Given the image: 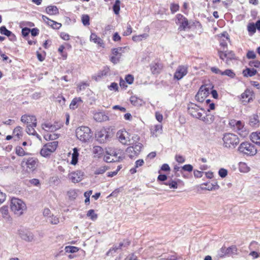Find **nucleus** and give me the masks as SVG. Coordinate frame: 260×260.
<instances>
[{
	"label": "nucleus",
	"instance_id": "28",
	"mask_svg": "<svg viewBox=\"0 0 260 260\" xmlns=\"http://www.w3.org/2000/svg\"><path fill=\"white\" fill-rule=\"evenodd\" d=\"M36 127V126H34L33 124L27 126L26 129V133L29 135L36 136L39 140H41V137L35 129Z\"/></svg>",
	"mask_w": 260,
	"mask_h": 260
},
{
	"label": "nucleus",
	"instance_id": "3",
	"mask_svg": "<svg viewBox=\"0 0 260 260\" xmlns=\"http://www.w3.org/2000/svg\"><path fill=\"white\" fill-rule=\"evenodd\" d=\"M223 146L228 148H234L239 143L238 136L232 133H226L222 138Z\"/></svg>",
	"mask_w": 260,
	"mask_h": 260
},
{
	"label": "nucleus",
	"instance_id": "46",
	"mask_svg": "<svg viewBox=\"0 0 260 260\" xmlns=\"http://www.w3.org/2000/svg\"><path fill=\"white\" fill-rule=\"evenodd\" d=\"M64 250L66 252L75 253L77 252L79 249L78 247L75 246H66Z\"/></svg>",
	"mask_w": 260,
	"mask_h": 260
},
{
	"label": "nucleus",
	"instance_id": "14",
	"mask_svg": "<svg viewBox=\"0 0 260 260\" xmlns=\"http://www.w3.org/2000/svg\"><path fill=\"white\" fill-rule=\"evenodd\" d=\"M84 176V172L80 170H77L70 173L68 175V177L72 182L78 183L82 180Z\"/></svg>",
	"mask_w": 260,
	"mask_h": 260
},
{
	"label": "nucleus",
	"instance_id": "23",
	"mask_svg": "<svg viewBox=\"0 0 260 260\" xmlns=\"http://www.w3.org/2000/svg\"><path fill=\"white\" fill-rule=\"evenodd\" d=\"M93 118L97 122H103L109 119V117L103 112H97L94 113Z\"/></svg>",
	"mask_w": 260,
	"mask_h": 260
},
{
	"label": "nucleus",
	"instance_id": "32",
	"mask_svg": "<svg viewBox=\"0 0 260 260\" xmlns=\"http://www.w3.org/2000/svg\"><path fill=\"white\" fill-rule=\"evenodd\" d=\"M90 40L94 43L98 44L100 46H102L103 44V40L100 37H98L95 34L92 33L91 34Z\"/></svg>",
	"mask_w": 260,
	"mask_h": 260
},
{
	"label": "nucleus",
	"instance_id": "6",
	"mask_svg": "<svg viewBox=\"0 0 260 260\" xmlns=\"http://www.w3.org/2000/svg\"><path fill=\"white\" fill-rule=\"evenodd\" d=\"M238 150L241 153L250 156H253L257 153V149L255 146L247 142L242 143Z\"/></svg>",
	"mask_w": 260,
	"mask_h": 260
},
{
	"label": "nucleus",
	"instance_id": "61",
	"mask_svg": "<svg viewBox=\"0 0 260 260\" xmlns=\"http://www.w3.org/2000/svg\"><path fill=\"white\" fill-rule=\"evenodd\" d=\"M87 215V216L90 217L92 220H94L97 217L96 215L94 213V210L92 209L88 211Z\"/></svg>",
	"mask_w": 260,
	"mask_h": 260
},
{
	"label": "nucleus",
	"instance_id": "2",
	"mask_svg": "<svg viewBox=\"0 0 260 260\" xmlns=\"http://www.w3.org/2000/svg\"><path fill=\"white\" fill-rule=\"evenodd\" d=\"M10 208L15 215L20 216L26 210V206L22 200L18 198H13L11 201Z\"/></svg>",
	"mask_w": 260,
	"mask_h": 260
},
{
	"label": "nucleus",
	"instance_id": "51",
	"mask_svg": "<svg viewBox=\"0 0 260 260\" xmlns=\"http://www.w3.org/2000/svg\"><path fill=\"white\" fill-rule=\"evenodd\" d=\"M222 75H226L233 78L235 76V74L232 70L228 69L222 72Z\"/></svg>",
	"mask_w": 260,
	"mask_h": 260
},
{
	"label": "nucleus",
	"instance_id": "64",
	"mask_svg": "<svg viewBox=\"0 0 260 260\" xmlns=\"http://www.w3.org/2000/svg\"><path fill=\"white\" fill-rule=\"evenodd\" d=\"M247 57L248 59H254L256 57V54L253 51H248L247 53Z\"/></svg>",
	"mask_w": 260,
	"mask_h": 260
},
{
	"label": "nucleus",
	"instance_id": "55",
	"mask_svg": "<svg viewBox=\"0 0 260 260\" xmlns=\"http://www.w3.org/2000/svg\"><path fill=\"white\" fill-rule=\"evenodd\" d=\"M104 159L107 162L117 161V159L112 158L111 156L107 153L106 155L104 156Z\"/></svg>",
	"mask_w": 260,
	"mask_h": 260
},
{
	"label": "nucleus",
	"instance_id": "52",
	"mask_svg": "<svg viewBox=\"0 0 260 260\" xmlns=\"http://www.w3.org/2000/svg\"><path fill=\"white\" fill-rule=\"evenodd\" d=\"M0 32L7 37L11 34V31L8 30L5 26H2L0 27Z\"/></svg>",
	"mask_w": 260,
	"mask_h": 260
},
{
	"label": "nucleus",
	"instance_id": "49",
	"mask_svg": "<svg viewBox=\"0 0 260 260\" xmlns=\"http://www.w3.org/2000/svg\"><path fill=\"white\" fill-rule=\"evenodd\" d=\"M42 18L44 22L52 27L55 21L49 19L47 16L44 15H42Z\"/></svg>",
	"mask_w": 260,
	"mask_h": 260
},
{
	"label": "nucleus",
	"instance_id": "54",
	"mask_svg": "<svg viewBox=\"0 0 260 260\" xmlns=\"http://www.w3.org/2000/svg\"><path fill=\"white\" fill-rule=\"evenodd\" d=\"M249 65L251 67H254L260 70V61L254 60L249 61Z\"/></svg>",
	"mask_w": 260,
	"mask_h": 260
},
{
	"label": "nucleus",
	"instance_id": "33",
	"mask_svg": "<svg viewBox=\"0 0 260 260\" xmlns=\"http://www.w3.org/2000/svg\"><path fill=\"white\" fill-rule=\"evenodd\" d=\"M144 164V161L143 160V159H139V160H137L136 162H135V167L133 168H132L131 170H130V172L132 174H134L135 173H136L137 172V170L136 169L140 167H141Z\"/></svg>",
	"mask_w": 260,
	"mask_h": 260
},
{
	"label": "nucleus",
	"instance_id": "43",
	"mask_svg": "<svg viewBox=\"0 0 260 260\" xmlns=\"http://www.w3.org/2000/svg\"><path fill=\"white\" fill-rule=\"evenodd\" d=\"M16 153L20 156H23L27 154L24 149L20 146H17L15 148Z\"/></svg>",
	"mask_w": 260,
	"mask_h": 260
},
{
	"label": "nucleus",
	"instance_id": "19",
	"mask_svg": "<svg viewBox=\"0 0 260 260\" xmlns=\"http://www.w3.org/2000/svg\"><path fill=\"white\" fill-rule=\"evenodd\" d=\"M219 56L221 59L225 60L226 63H229V60L235 58V54L233 51H219Z\"/></svg>",
	"mask_w": 260,
	"mask_h": 260
},
{
	"label": "nucleus",
	"instance_id": "30",
	"mask_svg": "<svg viewBox=\"0 0 260 260\" xmlns=\"http://www.w3.org/2000/svg\"><path fill=\"white\" fill-rule=\"evenodd\" d=\"M46 13L49 15H56L58 14V10L56 6H50L46 9Z\"/></svg>",
	"mask_w": 260,
	"mask_h": 260
},
{
	"label": "nucleus",
	"instance_id": "22",
	"mask_svg": "<svg viewBox=\"0 0 260 260\" xmlns=\"http://www.w3.org/2000/svg\"><path fill=\"white\" fill-rule=\"evenodd\" d=\"M151 134L152 136L157 137L162 133V126L160 124L152 126L150 128Z\"/></svg>",
	"mask_w": 260,
	"mask_h": 260
},
{
	"label": "nucleus",
	"instance_id": "11",
	"mask_svg": "<svg viewBox=\"0 0 260 260\" xmlns=\"http://www.w3.org/2000/svg\"><path fill=\"white\" fill-rule=\"evenodd\" d=\"M230 124L235 126L236 131L241 137H245L248 135V131L244 127L243 124L240 121H231Z\"/></svg>",
	"mask_w": 260,
	"mask_h": 260
},
{
	"label": "nucleus",
	"instance_id": "10",
	"mask_svg": "<svg viewBox=\"0 0 260 260\" xmlns=\"http://www.w3.org/2000/svg\"><path fill=\"white\" fill-rule=\"evenodd\" d=\"M210 93L209 87L202 85L196 95V99L199 102H203Z\"/></svg>",
	"mask_w": 260,
	"mask_h": 260
},
{
	"label": "nucleus",
	"instance_id": "13",
	"mask_svg": "<svg viewBox=\"0 0 260 260\" xmlns=\"http://www.w3.org/2000/svg\"><path fill=\"white\" fill-rule=\"evenodd\" d=\"M176 23L179 25V30H185L189 27L188 20L182 14H178L176 15Z\"/></svg>",
	"mask_w": 260,
	"mask_h": 260
},
{
	"label": "nucleus",
	"instance_id": "15",
	"mask_svg": "<svg viewBox=\"0 0 260 260\" xmlns=\"http://www.w3.org/2000/svg\"><path fill=\"white\" fill-rule=\"evenodd\" d=\"M21 121L26 123L27 126L33 124L37 126V119L35 116L29 115H23L21 117Z\"/></svg>",
	"mask_w": 260,
	"mask_h": 260
},
{
	"label": "nucleus",
	"instance_id": "63",
	"mask_svg": "<svg viewBox=\"0 0 260 260\" xmlns=\"http://www.w3.org/2000/svg\"><path fill=\"white\" fill-rule=\"evenodd\" d=\"M175 160L178 163H183L185 162V159L183 156L181 155H176L175 156Z\"/></svg>",
	"mask_w": 260,
	"mask_h": 260
},
{
	"label": "nucleus",
	"instance_id": "5",
	"mask_svg": "<svg viewBox=\"0 0 260 260\" xmlns=\"http://www.w3.org/2000/svg\"><path fill=\"white\" fill-rule=\"evenodd\" d=\"M57 146V141L48 142L43 146L40 151V154L43 157H49L51 154L56 150Z\"/></svg>",
	"mask_w": 260,
	"mask_h": 260
},
{
	"label": "nucleus",
	"instance_id": "36",
	"mask_svg": "<svg viewBox=\"0 0 260 260\" xmlns=\"http://www.w3.org/2000/svg\"><path fill=\"white\" fill-rule=\"evenodd\" d=\"M130 101L131 103L135 106H139L142 105L143 101L142 100L138 98L136 96H132L130 98Z\"/></svg>",
	"mask_w": 260,
	"mask_h": 260
},
{
	"label": "nucleus",
	"instance_id": "9",
	"mask_svg": "<svg viewBox=\"0 0 260 260\" xmlns=\"http://www.w3.org/2000/svg\"><path fill=\"white\" fill-rule=\"evenodd\" d=\"M62 125L57 122H55L53 123H51L49 122H45L41 124L42 128L49 132H54L61 128Z\"/></svg>",
	"mask_w": 260,
	"mask_h": 260
},
{
	"label": "nucleus",
	"instance_id": "47",
	"mask_svg": "<svg viewBox=\"0 0 260 260\" xmlns=\"http://www.w3.org/2000/svg\"><path fill=\"white\" fill-rule=\"evenodd\" d=\"M247 30L250 35H253L256 31V26L253 23H249L247 26Z\"/></svg>",
	"mask_w": 260,
	"mask_h": 260
},
{
	"label": "nucleus",
	"instance_id": "45",
	"mask_svg": "<svg viewBox=\"0 0 260 260\" xmlns=\"http://www.w3.org/2000/svg\"><path fill=\"white\" fill-rule=\"evenodd\" d=\"M81 21L84 25H89V16L87 14H83L81 17Z\"/></svg>",
	"mask_w": 260,
	"mask_h": 260
},
{
	"label": "nucleus",
	"instance_id": "7",
	"mask_svg": "<svg viewBox=\"0 0 260 260\" xmlns=\"http://www.w3.org/2000/svg\"><path fill=\"white\" fill-rule=\"evenodd\" d=\"M189 114L194 118L200 119L205 115V110L194 103H190L188 106Z\"/></svg>",
	"mask_w": 260,
	"mask_h": 260
},
{
	"label": "nucleus",
	"instance_id": "44",
	"mask_svg": "<svg viewBox=\"0 0 260 260\" xmlns=\"http://www.w3.org/2000/svg\"><path fill=\"white\" fill-rule=\"evenodd\" d=\"M120 1L116 0L113 5V9L115 14H118L120 11Z\"/></svg>",
	"mask_w": 260,
	"mask_h": 260
},
{
	"label": "nucleus",
	"instance_id": "57",
	"mask_svg": "<svg viewBox=\"0 0 260 260\" xmlns=\"http://www.w3.org/2000/svg\"><path fill=\"white\" fill-rule=\"evenodd\" d=\"M225 255H226L225 247H223L218 251L217 256L218 257H222Z\"/></svg>",
	"mask_w": 260,
	"mask_h": 260
},
{
	"label": "nucleus",
	"instance_id": "40",
	"mask_svg": "<svg viewBox=\"0 0 260 260\" xmlns=\"http://www.w3.org/2000/svg\"><path fill=\"white\" fill-rule=\"evenodd\" d=\"M124 48L122 47H118L114 48L112 50V53L113 55L116 56H119L120 58L122 53L123 52Z\"/></svg>",
	"mask_w": 260,
	"mask_h": 260
},
{
	"label": "nucleus",
	"instance_id": "62",
	"mask_svg": "<svg viewBox=\"0 0 260 260\" xmlns=\"http://www.w3.org/2000/svg\"><path fill=\"white\" fill-rule=\"evenodd\" d=\"M179 6L177 4H172L171 5L170 9L172 13H174L179 10Z\"/></svg>",
	"mask_w": 260,
	"mask_h": 260
},
{
	"label": "nucleus",
	"instance_id": "48",
	"mask_svg": "<svg viewBox=\"0 0 260 260\" xmlns=\"http://www.w3.org/2000/svg\"><path fill=\"white\" fill-rule=\"evenodd\" d=\"M134 150L135 149L132 146L127 147L126 150V152L127 154L131 158H133L135 156H137L138 155H135V154Z\"/></svg>",
	"mask_w": 260,
	"mask_h": 260
},
{
	"label": "nucleus",
	"instance_id": "53",
	"mask_svg": "<svg viewBox=\"0 0 260 260\" xmlns=\"http://www.w3.org/2000/svg\"><path fill=\"white\" fill-rule=\"evenodd\" d=\"M226 253L228 255H231L236 253L237 248L235 246H231L228 248L225 247Z\"/></svg>",
	"mask_w": 260,
	"mask_h": 260
},
{
	"label": "nucleus",
	"instance_id": "4",
	"mask_svg": "<svg viewBox=\"0 0 260 260\" xmlns=\"http://www.w3.org/2000/svg\"><path fill=\"white\" fill-rule=\"evenodd\" d=\"M77 138L82 142H87L91 138L92 135L90 129L85 126L78 127L76 130Z\"/></svg>",
	"mask_w": 260,
	"mask_h": 260
},
{
	"label": "nucleus",
	"instance_id": "24",
	"mask_svg": "<svg viewBox=\"0 0 260 260\" xmlns=\"http://www.w3.org/2000/svg\"><path fill=\"white\" fill-rule=\"evenodd\" d=\"M83 101L80 97L74 98L71 102L70 105V108L71 109L75 110L78 108V107L82 104Z\"/></svg>",
	"mask_w": 260,
	"mask_h": 260
},
{
	"label": "nucleus",
	"instance_id": "26",
	"mask_svg": "<svg viewBox=\"0 0 260 260\" xmlns=\"http://www.w3.org/2000/svg\"><path fill=\"white\" fill-rule=\"evenodd\" d=\"M73 153L72 154V160L71 161V164L73 165H76L78 160V157L79 155V149L77 148H74L73 150Z\"/></svg>",
	"mask_w": 260,
	"mask_h": 260
},
{
	"label": "nucleus",
	"instance_id": "34",
	"mask_svg": "<svg viewBox=\"0 0 260 260\" xmlns=\"http://www.w3.org/2000/svg\"><path fill=\"white\" fill-rule=\"evenodd\" d=\"M109 70L108 68H105L103 70L98 73L96 76L94 77L96 81H98L100 78H102L104 76H106L109 73Z\"/></svg>",
	"mask_w": 260,
	"mask_h": 260
},
{
	"label": "nucleus",
	"instance_id": "37",
	"mask_svg": "<svg viewBox=\"0 0 260 260\" xmlns=\"http://www.w3.org/2000/svg\"><path fill=\"white\" fill-rule=\"evenodd\" d=\"M108 167L105 166H102L95 168L94 173L95 175H100L104 174L107 170Z\"/></svg>",
	"mask_w": 260,
	"mask_h": 260
},
{
	"label": "nucleus",
	"instance_id": "56",
	"mask_svg": "<svg viewBox=\"0 0 260 260\" xmlns=\"http://www.w3.org/2000/svg\"><path fill=\"white\" fill-rule=\"evenodd\" d=\"M68 195L70 199H74L77 197V193L75 190L71 189L68 191Z\"/></svg>",
	"mask_w": 260,
	"mask_h": 260
},
{
	"label": "nucleus",
	"instance_id": "59",
	"mask_svg": "<svg viewBox=\"0 0 260 260\" xmlns=\"http://www.w3.org/2000/svg\"><path fill=\"white\" fill-rule=\"evenodd\" d=\"M240 167L241 172H247L249 171V168L247 166L245 163H241Z\"/></svg>",
	"mask_w": 260,
	"mask_h": 260
},
{
	"label": "nucleus",
	"instance_id": "50",
	"mask_svg": "<svg viewBox=\"0 0 260 260\" xmlns=\"http://www.w3.org/2000/svg\"><path fill=\"white\" fill-rule=\"evenodd\" d=\"M58 138V135L56 134H47L44 135V138L46 140H53Z\"/></svg>",
	"mask_w": 260,
	"mask_h": 260
},
{
	"label": "nucleus",
	"instance_id": "16",
	"mask_svg": "<svg viewBox=\"0 0 260 260\" xmlns=\"http://www.w3.org/2000/svg\"><path fill=\"white\" fill-rule=\"evenodd\" d=\"M20 238L28 242H32L34 241V234L28 231L21 230L19 232Z\"/></svg>",
	"mask_w": 260,
	"mask_h": 260
},
{
	"label": "nucleus",
	"instance_id": "35",
	"mask_svg": "<svg viewBox=\"0 0 260 260\" xmlns=\"http://www.w3.org/2000/svg\"><path fill=\"white\" fill-rule=\"evenodd\" d=\"M148 37V34H143L139 35H136L133 37V40L135 42H138L142 41L143 40H145Z\"/></svg>",
	"mask_w": 260,
	"mask_h": 260
},
{
	"label": "nucleus",
	"instance_id": "39",
	"mask_svg": "<svg viewBox=\"0 0 260 260\" xmlns=\"http://www.w3.org/2000/svg\"><path fill=\"white\" fill-rule=\"evenodd\" d=\"M165 185H168L170 188L177 189L178 187V183L176 181L172 179L169 180L168 181L164 183Z\"/></svg>",
	"mask_w": 260,
	"mask_h": 260
},
{
	"label": "nucleus",
	"instance_id": "25",
	"mask_svg": "<svg viewBox=\"0 0 260 260\" xmlns=\"http://www.w3.org/2000/svg\"><path fill=\"white\" fill-rule=\"evenodd\" d=\"M205 116H204V115H203V116H202V117L201 118H200V119L202 120L203 122H204L206 124L212 123L214 120V115H213L211 114H209V113H207L206 112H205Z\"/></svg>",
	"mask_w": 260,
	"mask_h": 260
},
{
	"label": "nucleus",
	"instance_id": "1",
	"mask_svg": "<svg viewBox=\"0 0 260 260\" xmlns=\"http://www.w3.org/2000/svg\"><path fill=\"white\" fill-rule=\"evenodd\" d=\"M118 140L123 145H131L139 141L140 138L137 135H131L125 129L118 131L116 135Z\"/></svg>",
	"mask_w": 260,
	"mask_h": 260
},
{
	"label": "nucleus",
	"instance_id": "27",
	"mask_svg": "<svg viewBox=\"0 0 260 260\" xmlns=\"http://www.w3.org/2000/svg\"><path fill=\"white\" fill-rule=\"evenodd\" d=\"M250 140L255 144L260 146V132H253L251 134Z\"/></svg>",
	"mask_w": 260,
	"mask_h": 260
},
{
	"label": "nucleus",
	"instance_id": "31",
	"mask_svg": "<svg viewBox=\"0 0 260 260\" xmlns=\"http://www.w3.org/2000/svg\"><path fill=\"white\" fill-rule=\"evenodd\" d=\"M249 123L252 126H257L258 125L259 120L258 115L253 114L250 117Z\"/></svg>",
	"mask_w": 260,
	"mask_h": 260
},
{
	"label": "nucleus",
	"instance_id": "42",
	"mask_svg": "<svg viewBox=\"0 0 260 260\" xmlns=\"http://www.w3.org/2000/svg\"><path fill=\"white\" fill-rule=\"evenodd\" d=\"M48 220L49 222L52 224H57L59 222V218L53 215L49 216Z\"/></svg>",
	"mask_w": 260,
	"mask_h": 260
},
{
	"label": "nucleus",
	"instance_id": "18",
	"mask_svg": "<svg viewBox=\"0 0 260 260\" xmlns=\"http://www.w3.org/2000/svg\"><path fill=\"white\" fill-rule=\"evenodd\" d=\"M106 153L110 155L112 158L117 159V161L122 159V152L120 149L109 148Z\"/></svg>",
	"mask_w": 260,
	"mask_h": 260
},
{
	"label": "nucleus",
	"instance_id": "41",
	"mask_svg": "<svg viewBox=\"0 0 260 260\" xmlns=\"http://www.w3.org/2000/svg\"><path fill=\"white\" fill-rule=\"evenodd\" d=\"M22 128L21 126H17L13 131V135L17 138H20L22 136Z\"/></svg>",
	"mask_w": 260,
	"mask_h": 260
},
{
	"label": "nucleus",
	"instance_id": "20",
	"mask_svg": "<svg viewBox=\"0 0 260 260\" xmlns=\"http://www.w3.org/2000/svg\"><path fill=\"white\" fill-rule=\"evenodd\" d=\"M150 67L151 71L154 75L159 74L163 67L162 65L158 61L152 62L150 65Z\"/></svg>",
	"mask_w": 260,
	"mask_h": 260
},
{
	"label": "nucleus",
	"instance_id": "38",
	"mask_svg": "<svg viewBox=\"0 0 260 260\" xmlns=\"http://www.w3.org/2000/svg\"><path fill=\"white\" fill-rule=\"evenodd\" d=\"M133 146H132L133 147V148L135 149V155H138L139 152L141 151V149L142 147V145L141 143H139L138 141L136 142L135 143H134V144H132Z\"/></svg>",
	"mask_w": 260,
	"mask_h": 260
},
{
	"label": "nucleus",
	"instance_id": "12",
	"mask_svg": "<svg viewBox=\"0 0 260 260\" xmlns=\"http://www.w3.org/2000/svg\"><path fill=\"white\" fill-rule=\"evenodd\" d=\"M254 98L253 92L249 89H247L241 94L240 101L243 104L246 105L252 101Z\"/></svg>",
	"mask_w": 260,
	"mask_h": 260
},
{
	"label": "nucleus",
	"instance_id": "21",
	"mask_svg": "<svg viewBox=\"0 0 260 260\" xmlns=\"http://www.w3.org/2000/svg\"><path fill=\"white\" fill-rule=\"evenodd\" d=\"M0 213L2 214L3 218L7 222H10L12 220V218L9 214L8 207L7 206H3L0 208Z\"/></svg>",
	"mask_w": 260,
	"mask_h": 260
},
{
	"label": "nucleus",
	"instance_id": "8",
	"mask_svg": "<svg viewBox=\"0 0 260 260\" xmlns=\"http://www.w3.org/2000/svg\"><path fill=\"white\" fill-rule=\"evenodd\" d=\"M188 73V66L186 65L179 66L174 74L173 78L175 80H180Z\"/></svg>",
	"mask_w": 260,
	"mask_h": 260
},
{
	"label": "nucleus",
	"instance_id": "29",
	"mask_svg": "<svg viewBox=\"0 0 260 260\" xmlns=\"http://www.w3.org/2000/svg\"><path fill=\"white\" fill-rule=\"evenodd\" d=\"M257 73V71L253 68H246L243 70V74L244 77H252Z\"/></svg>",
	"mask_w": 260,
	"mask_h": 260
},
{
	"label": "nucleus",
	"instance_id": "17",
	"mask_svg": "<svg viewBox=\"0 0 260 260\" xmlns=\"http://www.w3.org/2000/svg\"><path fill=\"white\" fill-rule=\"evenodd\" d=\"M25 162V165L27 168H28L30 171L35 170L38 163V160L35 157H29L26 159H24L22 163Z\"/></svg>",
	"mask_w": 260,
	"mask_h": 260
},
{
	"label": "nucleus",
	"instance_id": "58",
	"mask_svg": "<svg viewBox=\"0 0 260 260\" xmlns=\"http://www.w3.org/2000/svg\"><path fill=\"white\" fill-rule=\"evenodd\" d=\"M132 32V27L131 25L127 23L126 29L123 32V36H127L130 35Z\"/></svg>",
	"mask_w": 260,
	"mask_h": 260
},
{
	"label": "nucleus",
	"instance_id": "60",
	"mask_svg": "<svg viewBox=\"0 0 260 260\" xmlns=\"http://www.w3.org/2000/svg\"><path fill=\"white\" fill-rule=\"evenodd\" d=\"M218 174L221 178H224L228 175V171L226 169L221 168L219 170Z\"/></svg>",
	"mask_w": 260,
	"mask_h": 260
}]
</instances>
